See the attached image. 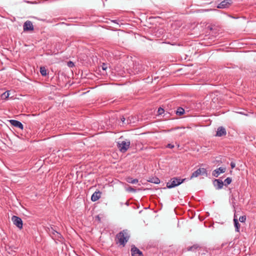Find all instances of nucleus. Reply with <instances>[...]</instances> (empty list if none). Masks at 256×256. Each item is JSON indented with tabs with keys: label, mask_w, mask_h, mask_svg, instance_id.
Returning a JSON list of instances; mask_svg holds the SVG:
<instances>
[{
	"label": "nucleus",
	"mask_w": 256,
	"mask_h": 256,
	"mask_svg": "<svg viewBox=\"0 0 256 256\" xmlns=\"http://www.w3.org/2000/svg\"><path fill=\"white\" fill-rule=\"evenodd\" d=\"M129 236L127 230H123L118 233L116 238V243L124 246L129 239Z\"/></svg>",
	"instance_id": "nucleus-1"
},
{
	"label": "nucleus",
	"mask_w": 256,
	"mask_h": 256,
	"mask_svg": "<svg viewBox=\"0 0 256 256\" xmlns=\"http://www.w3.org/2000/svg\"><path fill=\"white\" fill-rule=\"evenodd\" d=\"M186 180V178L182 179L179 177L172 178L166 183V187L168 188H174L185 182Z\"/></svg>",
	"instance_id": "nucleus-2"
},
{
	"label": "nucleus",
	"mask_w": 256,
	"mask_h": 256,
	"mask_svg": "<svg viewBox=\"0 0 256 256\" xmlns=\"http://www.w3.org/2000/svg\"><path fill=\"white\" fill-rule=\"evenodd\" d=\"M130 144V142L128 140L117 142L118 148L122 152H125L129 148Z\"/></svg>",
	"instance_id": "nucleus-3"
},
{
	"label": "nucleus",
	"mask_w": 256,
	"mask_h": 256,
	"mask_svg": "<svg viewBox=\"0 0 256 256\" xmlns=\"http://www.w3.org/2000/svg\"><path fill=\"white\" fill-rule=\"evenodd\" d=\"M207 171L204 168H199L196 171H194L192 174L190 178L192 179L194 178L198 177L200 176H207Z\"/></svg>",
	"instance_id": "nucleus-4"
},
{
	"label": "nucleus",
	"mask_w": 256,
	"mask_h": 256,
	"mask_svg": "<svg viewBox=\"0 0 256 256\" xmlns=\"http://www.w3.org/2000/svg\"><path fill=\"white\" fill-rule=\"evenodd\" d=\"M12 221L13 224L18 228L22 229L23 222L21 218L16 216H13L12 217Z\"/></svg>",
	"instance_id": "nucleus-5"
},
{
	"label": "nucleus",
	"mask_w": 256,
	"mask_h": 256,
	"mask_svg": "<svg viewBox=\"0 0 256 256\" xmlns=\"http://www.w3.org/2000/svg\"><path fill=\"white\" fill-rule=\"evenodd\" d=\"M23 29L24 32L33 30L34 28L32 22L30 20H26L24 24Z\"/></svg>",
	"instance_id": "nucleus-6"
},
{
	"label": "nucleus",
	"mask_w": 256,
	"mask_h": 256,
	"mask_svg": "<svg viewBox=\"0 0 256 256\" xmlns=\"http://www.w3.org/2000/svg\"><path fill=\"white\" fill-rule=\"evenodd\" d=\"M131 253L132 256H143L142 252L134 246H132Z\"/></svg>",
	"instance_id": "nucleus-7"
},
{
	"label": "nucleus",
	"mask_w": 256,
	"mask_h": 256,
	"mask_svg": "<svg viewBox=\"0 0 256 256\" xmlns=\"http://www.w3.org/2000/svg\"><path fill=\"white\" fill-rule=\"evenodd\" d=\"M232 2V0H224L218 4V8H228L231 4Z\"/></svg>",
	"instance_id": "nucleus-8"
},
{
	"label": "nucleus",
	"mask_w": 256,
	"mask_h": 256,
	"mask_svg": "<svg viewBox=\"0 0 256 256\" xmlns=\"http://www.w3.org/2000/svg\"><path fill=\"white\" fill-rule=\"evenodd\" d=\"M9 122L12 126L16 128H18L21 130L24 129V126L21 122L15 120H9Z\"/></svg>",
	"instance_id": "nucleus-9"
},
{
	"label": "nucleus",
	"mask_w": 256,
	"mask_h": 256,
	"mask_svg": "<svg viewBox=\"0 0 256 256\" xmlns=\"http://www.w3.org/2000/svg\"><path fill=\"white\" fill-rule=\"evenodd\" d=\"M226 134V131L224 128L222 126H220L218 128L216 136H224Z\"/></svg>",
	"instance_id": "nucleus-10"
},
{
	"label": "nucleus",
	"mask_w": 256,
	"mask_h": 256,
	"mask_svg": "<svg viewBox=\"0 0 256 256\" xmlns=\"http://www.w3.org/2000/svg\"><path fill=\"white\" fill-rule=\"evenodd\" d=\"M213 184L217 190L222 188L224 185L223 182L220 179H215L213 181Z\"/></svg>",
	"instance_id": "nucleus-11"
},
{
	"label": "nucleus",
	"mask_w": 256,
	"mask_h": 256,
	"mask_svg": "<svg viewBox=\"0 0 256 256\" xmlns=\"http://www.w3.org/2000/svg\"><path fill=\"white\" fill-rule=\"evenodd\" d=\"M226 168H225L220 167L214 170L212 172V174L214 177H218V175L221 173H224L226 172Z\"/></svg>",
	"instance_id": "nucleus-12"
},
{
	"label": "nucleus",
	"mask_w": 256,
	"mask_h": 256,
	"mask_svg": "<svg viewBox=\"0 0 256 256\" xmlns=\"http://www.w3.org/2000/svg\"><path fill=\"white\" fill-rule=\"evenodd\" d=\"M200 249V246L198 244H194L192 246H188L186 250L187 251H190L192 252H196Z\"/></svg>",
	"instance_id": "nucleus-13"
},
{
	"label": "nucleus",
	"mask_w": 256,
	"mask_h": 256,
	"mask_svg": "<svg viewBox=\"0 0 256 256\" xmlns=\"http://www.w3.org/2000/svg\"><path fill=\"white\" fill-rule=\"evenodd\" d=\"M50 232L54 235L56 238H61L62 236V234L58 232L56 230H54L52 228H51V230H50Z\"/></svg>",
	"instance_id": "nucleus-14"
},
{
	"label": "nucleus",
	"mask_w": 256,
	"mask_h": 256,
	"mask_svg": "<svg viewBox=\"0 0 256 256\" xmlns=\"http://www.w3.org/2000/svg\"><path fill=\"white\" fill-rule=\"evenodd\" d=\"M234 227H235V228H236V231L237 232H240V224H239V222H238V220L235 217L234 218Z\"/></svg>",
	"instance_id": "nucleus-15"
},
{
	"label": "nucleus",
	"mask_w": 256,
	"mask_h": 256,
	"mask_svg": "<svg viewBox=\"0 0 256 256\" xmlns=\"http://www.w3.org/2000/svg\"><path fill=\"white\" fill-rule=\"evenodd\" d=\"M95 206H93L92 208H90V209L88 210V212L90 214L91 216L92 217V218H96V215L95 214V210H94Z\"/></svg>",
	"instance_id": "nucleus-16"
},
{
	"label": "nucleus",
	"mask_w": 256,
	"mask_h": 256,
	"mask_svg": "<svg viewBox=\"0 0 256 256\" xmlns=\"http://www.w3.org/2000/svg\"><path fill=\"white\" fill-rule=\"evenodd\" d=\"M148 181L149 182L156 184H159L160 182V179L156 177H153L152 178H150V179Z\"/></svg>",
	"instance_id": "nucleus-17"
},
{
	"label": "nucleus",
	"mask_w": 256,
	"mask_h": 256,
	"mask_svg": "<svg viewBox=\"0 0 256 256\" xmlns=\"http://www.w3.org/2000/svg\"><path fill=\"white\" fill-rule=\"evenodd\" d=\"M126 182L128 183L135 184L138 182V180L136 178H132L128 177L126 178Z\"/></svg>",
	"instance_id": "nucleus-18"
},
{
	"label": "nucleus",
	"mask_w": 256,
	"mask_h": 256,
	"mask_svg": "<svg viewBox=\"0 0 256 256\" xmlns=\"http://www.w3.org/2000/svg\"><path fill=\"white\" fill-rule=\"evenodd\" d=\"M184 113V110L181 107H179L176 111V114L180 116L182 115Z\"/></svg>",
	"instance_id": "nucleus-19"
},
{
	"label": "nucleus",
	"mask_w": 256,
	"mask_h": 256,
	"mask_svg": "<svg viewBox=\"0 0 256 256\" xmlns=\"http://www.w3.org/2000/svg\"><path fill=\"white\" fill-rule=\"evenodd\" d=\"M40 73L42 76H46L47 75V70L44 66L40 68Z\"/></svg>",
	"instance_id": "nucleus-20"
},
{
	"label": "nucleus",
	"mask_w": 256,
	"mask_h": 256,
	"mask_svg": "<svg viewBox=\"0 0 256 256\" xmlns=\"http://www.w3.org/2000/svg\"><path fill=\"white\" fill-rule=\"evenodd\" d=\"M232 180L230 178H227L224 181L225 186L230 184L232 182Z\"/></svg>",
	"instance_id": "nucleus-21"
},
{
	"label": "nucleus",
	"mask_w": 256,
	"mask_h": 256,
	"mask_svg": "<svg viewBox=\"0 0 256 256\" xmlns=\"http://www.w3.org/2000/svg\"><path fill=\"white\" fill-rule=\"evenodd\" d=\"M246 216H240L239 218V220L241 222H244L246 220Z\"/></svg>",
	"instance_id": "nucleus-22"
},
{
	"label": "nucleus",
	"mask_w": 256,
	"mask_h": 256,
	"mask_svg": "<svg viewBox=\"0 0 256 256\" xmlns=\"http://www.w3.org/2000/svg\"><path fill=\"white\" fill-rule=\"evenodd\" d=\"M8 96H9V94H8V91L7 92H5L2 95V98H8Z\"/></svg>",
	"instance_id": "nucleus-23"
},
{
	"label": "nucleus",
	"mask_w": 256,
	"mask_h": 256,
	"mask_svg": "<svg viewBox=\"0 0 256 256\" xmlns=\"http://www.w3.org/2000/svg\"><path fill=\"white\" fill-rule=\"evenodd\" d=\"M91 200L92 202L96 201V192H94L91 196Z\"/></svg>",
	"instance_id": "nucleus-24"
},
{
	"label": "nucleus",
	"mask_w": 256,
	"mask_h": 256,
	"mask_svg": "<svg viewBox=\"0 0 256 256\" xmlns=\"http://www.w3.org/2000/svg\"><path fill=\"white\" fill-rule=\"evenodd\" d=\"M164 112V110L162 108H158V114L161 115Z\"/></svg>",
	"instance_id": "nucleus-25"
},
{
	"label": "nucleus",
	"mask_w": 256,
	"mask_h": 256,
	"mask_svg": "<svg viewBox=\"0 0 256 256\" xmlns=\"http://www.w3.org/2000/svg\"><path fill=\"white\" fill-rule=\"evenodd\" d=\"M108 64H107L103 63L102 65L101 66L102 70H106L108 68Z\"/></svg>",
	"instance_id": "nucleus-26"
},
{
	"label": "nucleus",
	"mask_w": 256,
	"mask_h": 256,
	"mask_svg": "<svg viewBox=\"0 0 256 256\" xmlns=\"http://www.w3.org/2000/svg\"><path fill=\"white\" fill-rule=\"evenodd\" d=\"M74 63L72 61H69L68 62V66L70 68H72L74 66Z\"/></svg>",
	"instance_id": "nucleus-27"
},
{
	"label": "nucleus",
	"mask_w": 256,
	"mask_h": 256,
	"mask_svg": "<svg viewBox=\"0 0 256 256\" xmlns=\"http://www.w3.org/2000/svg\"><path fill=\"white\" fill-rule=\"evenodd\" d=\"M96 218H97V220H98L100 222L101 221V219H102V222H104L105 220L104 216L100 218L99 215L97 216Z\"/></svg>",
	"instance_id": "nucleus-28"
},
{
	"label": "nucleus",
	"mask_w": 256,
	"mask_h": 256,
	"mask_svg": "<svg viewBox=\"0 0 256 256\" xmlns=\"http://www.w3.org/2000/svg\"><path fill=\"white\" fill-rule=\"evenodd\" d=\"M101 192L100 191H97V200L100 198Z\"/></svg>",
	"instance_id": "nucleus-29"
},
{
	"label": "nucleus",
	"mask_w": 256,
	"mask_h": 256,
	"mask_svg": "<svg viewBox=\"0 0 256 256\" xmlns=\"http://www.w3.org/2000/svg\"><path fill=\"white\" fill-rule=\"evenodd\" d=\"M166 147L168 148H174V145L169 144L167 145Z\"/></svg>",
	"instance_id": "nucleus-30"
},
{
	"label": "nucleus",
	"mask_w": 256,
	"mask_h": 256,
	"mask_svg": "<svg viewBox=\"0 0 256 256\" xmlns=\"http://www.w3.org/2000/svg\"><path fill=\"white\" fill-rule=\"evenodd\" d=\"M230 166H231L232 168H235V166H236L235 163L234 162H230Z\"/></svg>",
	"instance_id": "nucleus-31"
},
{
	"label": "nucleus",
	"mask_w": 256,
	"mask_h": 256,
	"mask_svg": "<svg viewBox=\"0 0 256 256\" xmlns=\"http://www.w3.org/2000/svg\"><path fill=\"white\" fill-rule=\"evenodd\" d=\"M128 190L130 191V192H136L135 189L132 188V187H130L129 188Z\"/></svg>",
	"instance_id": "nucleus-32"
},
{
	"label": "nucleus",
	"mask_w": 256,
	"mask_h": 256,
	"mask_svg": "<svg viewBox=\"0 0 256 256\" xmlns=\"http://www.w3.org/2000/svg\"><path fill=\"white\" fill-rule=\"evenodd\" d=\"M125 120H126V119H125V118H124V116H122V117L121 118V120H122V122L123 123H124V122Z\"/></svg>",
	"instance_id": "nucleus-33"
},
{
	"label": "nucleus",
	"mask_w": 256,
	"mask_h": 256,
	"mask_svg": "<svg viewBox=\"0 0 256 256\" xmlns=\"http://www.w3.org/2000/svg\"><path fill=\"white\" fill-rule=\"evenodd\" d=\"M202 10L203 11V12H206V11H209V10Z\"/></svg>",
	"instance_id": "nucleus-34"
},
{
	"label": "nucleus",
	"mask_w": 256,
	"mask_h": 256,
	"mask_svg": "<svg viewBox=\"0 0 256 256\" xmlns=\"http://www.w3.org/2000/svg\"><path fill=\"white\" fill-rule=\"evenodd\" d=\"M93 188H94V186L90 187V188L89 189V191L90 190Z\"/></svg>",
	"instance_id": "nucleus-35"
},
{
	"label": "nucleus",
	"mask_w": 256,
	"mask_h": 256,
	"mask_svg": "<svg viewBox=\"0 0 256 256\" xmlns=\"http://www.w3.org/2000/svg\"><path fill=\"white\" fill-rule=\"evenodd\" d=\"M126 204H127L128 206V202H126Z\"/></svg>",
	"instance_id": "nucleus-36"
},
{
	"label": "nucleus",
	"mask_w": 256,
	"mask_h": 256,
	"mask_svg": "<svg viewBox=\"0 0 256 256\" xmlns=\"http://www.w3.org/2000/svg\"><path fill=\"white\" fill-rule=\"evenodd\" d=\"M127 124H129V122H128V120H127Z\"/></svg>",
	"instance_id": "nucleus-37"
}]
</instances>
